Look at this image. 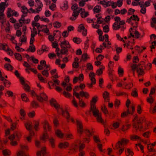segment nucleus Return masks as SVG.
Here are the masks:
<instances>
[{"label": "nucleus", "mask_w": 156, "mask_h": 156, "mask_svg": "<svg viewBox=\"0 0 156 156\" xmlns=\"http://www.w3.org/2000/svg\"><path fill=\"white\" fill-rule=\"evenodd\" d=\"M51 105L54 107L57 110L58 112L61 114L63 116L65 117L68 122L71 121L74 122V121L73 118L70 115L68 112L70 108L67 106H60L58 104L56 100L53 99H51L50 101Z\"/></svg>", "instance_id": "f257e3e1"}, {"label": "nucleus", "mask_w": 156, "mask_h": 156, "mask_svg": "<svg viewBox=\"0 0 156 156\" xmlns=\"http://www.w3.org/2000/svg\"><path fill=\"white\" fill-rule=\"evenodd\" d=\"M98 97L97 95L93 97L90 101V112L93 114L98 122L104 124V122L101 117V113L96 107L95 105L98 101Z\"/></svg>", "instance_id": "f03ea898"}, {"label": "nucleus", "mask_w": 156, "mask_h": 156, "mask_svg": "<svg viewBox=\"0 0 156 156\" xmlns=\"http://www.w3.org/2000/svg\"><path fill=\"white\" fill-rule=\"evenodd\" d=\"M40 65H38L37 68L39 70L44 69L42 72V75L46 77H48L49 74L48 71L50 70V68L49 65H47L46 62L44 60H42L40 62Z\"/></svg>", "instance_id": "7ed1b4c3"}, {"label": "nucleus", "mask_w": 156, "mask_h": 156, "mask_svg": "<svg viewBox=\"0 0 156 156\" xmlns=\"http://www.w3.org/2000/svg\"><path fill=\"white\" fill-rule=\"evenodd\" d=\"M17 156H29V148L26 145L21 146L20 149L16 153Z\"/></svg>", "instance_id": "20e7f679"}, {"label": "nucleus", "mask_w": 156, "mask_h": 156, "mask_svg": "<svg viewBox=\"0 0 156 156\" xmlns=\"http://www.w3.org/2000/svg\"><path fill=\"white\" fill-rule=\"evenodd\" d=\"M79 13H80L82 18H85L87 16L89 15L88 12H85L84 9L80 8L79 9V11H74L73 12L72 16L70 18V19L72 20H75L77 17Z\"/></svg>", "instance_id": "39448f33"}, {"label": "nucleus", "mask_w": 156, "mask_h": 156, "mask_svg": "<svg viewBox=\"0 0 156 156\" xmlns=\"http://www.w3.org/2000/svg\"><path fill=\"white\" fill-rule=\"evenodd\" d=\"M144 120V118L138 119L137 116H136L133 119V127L136 130L139 129L140 131L142 130V126L141 123Z\"/></svg>", "instance_id": "423d86ee"}, {"label": "nucleus", "mask_w": 156, "mask_h": 156, "mask_svg": "<svg viewBox=\"0 0 156 156\" xmlns=\"http://www.w3.org/2000/svg\"><path fill=\"white\" fill-rule=\"evenodd\" d=\"M20 133L16 132L8 136V138L11 141V144L12 146H15L17 144V141L20 139Z\"/></svg>", "instance_id": "0eeeda50"}, {"label": "nucleus", "mask_w": 156, "mask_h": 156, "mask_svg": "<svg viewBox=\"0 0 156 156\" xmlns=\"http://www.w3.org/2000/svg\"><path fill=\"white\" fill-rule=\"evenodd\" d=\"M144 62L143 61L141 63L137 65L136 64H133L131 66L132 69L134 71L136 70V72L139 76L142 75L144 74V69L143 67V64Z\"/></svg>", "instance_id": "6e6552de"}, {"label": "nucleus", "mask_w": 156, "mask_h": 156, "mask_svg": "<svg viewBox=\"0 0 156 156\" xmlns=\"http://www.w3.org/2000/svg\"><path fill=\"white\" fill-rule=\"evenodd\" d=\"M30 92L31 93V95L32 96H36L37 100L39 101L43 102L47 100L48 97L44 93H41L39 96H36V94L34 91L30 90Z\"/></svg>", "instance_id": "1a4fd4ad"}, {"label": "nucleus", "mask_w": 156, "mask_h": 156, "mask_svg": "<svg viewBox=\"0 0 156 156\" xmlns=\"http://www.w3.org/2000/svg\"><path fill=\"white\" fill-rule=\"evenodd\" d=\"M35 0L37 3L38 7L35 9H33L32 8H30V13H38L42 10L43 5L42 3L40 1V0Z\"/></svg>", "instance_id": "9d476101"}, {"label": "nucleus", "mask_w": 156, "mask_h": 156, "mask_svg": "<svg viewBox=\"0 0 156 156\" xmlns=\"http://www.w3.org/2000/svg\"><path fill=\"white\" fill-rule=\"evenodd\" d=\"M25 15H23L21 19L19 20V23H16L14 25V27L16 29L18 28L19 27L22 26L23 23H28L29 20H25L24 17H25Z\"/></svg>", "instance_id": "9b49d317"}, {"label": "nucleus", "mask_w": 156, "mask_h": 156, "mask_svg": "<svg viewBox=\"0 0 156 156\" xmlns=\"http://www.w3.org/2000/svg\"><path fill=\"white\" fill-rule=\"evenodd\" d=\"M135 28L134 27H131L129 30L130 35L129 36V37H135L137 38L139 37L140 34L139 32L136 30Z\"/></svg>", "instance_id": "f8f14e48"}, {"label": "nucleus", "mask_w": 156, "mask_h": 156, "mask_svg": "<svg viewBox=\"0 0 156 156\" xmlns=\"http://www.w3.org/2000/svg\"><path fill=\"white\" fill-rule=\"evenodd\" d=\"M129 140L125 138L121 139L120 141H119L117 143L115 146V148L118 149L120 148H121L123 146L127 144L129 142Z\"/></svg>", "instance_id": "ddd939ff"}, {"label": "nucleus", "mask_w": 156, "mask_h": 156, "mask_svg": "<svg viewBox=\"0 0 156 156\" xmlns=\"http://www.w3.org/2000/svg\"><path fill=\"white\" fill-rule=\"evenodd\" d=\"M32 26L33 28L36 27L38 30L40 29L42 32H44V30H45L46 29V28L43 26H47L46 25H41L39 23L35 22H32Z\"/></svg>", "instance_id": "4468645a"}, {"label": "nucleus", "mask_w": 156, "mask_h": 156, "mask_svg": "<svg viewBox=\"0 0 156 156\" xmlns=\"http://www.w3.org/2000/svg\"><path fill=\"white\" fill-rule=\"evenodd\" d=\"M76 124L77 126V131L80 135L83 132V129L82 124L81 121L79 120H77Z\"/></svg>", "instance_id": "2eb2a0df"}, {"label": "nucleus", "mask_w": 156, "mask_h": 156, "mask_svg": "<svg viewBox=\"0 0 156 156\" xmlns=\"http://www.w3.org/2000/svg\"><path fill=\"white\" fill-rule=\"evenodd\" d=\"M19 78L21 83L23 86L24 89L27 91H28L29 87L27 83V81H25L23 78L22 76Z\"/></svg>", "instance_id": "dca6fc26"}, {"label": "nucleus", "mask_w": 156, "mask_h": 156, "mask_svg": "<svg viewBox=\"0 0 156 156\" xmlns=\"http://www.w3.org/2000/svg\"><path fill=\"white\" fill-rule=\"evenodd\" d=\"M31 38L30 40V45L33 44V43L34 41V37L37 35V31L35 28H33L31 31Z\"/></svg>", "instance_id": "f3484780"}, {"label": "nucleus", "mask_w": 156, "mask_h": 156, "mask_svg": "<svg viewBox=\"0 0 156 156\" xmlns=\"http://www.w3.org/2000/svg\"><path fill=\"white\" fill-rule=\"evenodd\" d=\"M44 126L43 128L44 132L47 133V131H50L51 130V127L49 124L48 122L45 121L43 122Z\"/></svg>", "instance_id": "a211bd4d"}, {"label": "nucleus", "mask_w": 156, "mask_h": 156, "mask_svg": "<svg viewBox=\"0 0 156 156\" xmlns=\"http://www.w3.org/2000/svg\"><path fill=\"white\" fill-rule=\"evenodd\" d=\"M77 147L78 145L77 144L76 142L72 144L71 146L70 151L69 152V153L73 154L75 153L76 151Z\"/></svg>", "instance_id": "6ab92c4d"}, {"label": "nucleus", "mask_w": 156, "mask_h": 156, "mask_svg": "<svg viewBox=\"0 0 156 156\" xmlns=\"http://www.w3.org/2000/svg\"><path fill=\"white\" fill-rule=\"evenodd\" d=\"M78 31L79 32H82V34L83 36H86L87 35V30L85 29L83 24H81L79 25Z\"/></svg>", "instance_id": "aec40b11"}, {"label": "nucleus", "mask_w": 156, "mask_h": 156, "mask_svg": "<svg viewBox=\"0 0 156 156\" xmlns=\"http://www.w3.org/2000/svg\"><path fill=\"white\" fill-rule=\"evenodd\" d=\"M46 154V148L45 147H43L41 150L38 151L37 153V156H45Z\"/></svg>", "instance_id": "412c9836"}, {"label": "nucleus", "mask_w": 156, "mask_h": 156, "mask_svg": "<svg viewBox=\"0 0 156 156\" xmlns=\"http://www.w3.org/2000/svg\"><path fill=\"white\" fill-rule=\"evenodd\" d=\"M74 96H75L79 99V104L80 107H83L86 105L84 103V102L80 98L78 93H74Z\"/></svg>", "instance_id": "4be33fe9"}, {"label": "nucleus", "mask_w": 156, "mask_h": 156, "mask_svg": "<svg viewBox=\"0 0 156 156\" xmlns=\"http://www.w3.org/2000/svg\"><path fill=\"white\" fill-rule=\"evenodd\" d=\"M60 45L61 48H69L70 47L69 42L66 40L62 42L60 44Z\"/></svg>", "instance_id": "5701e85b"}, {"label": "nucleus", "mask_w": 156, "mask_h": 156, "mask_svg": "<svg viewBox=\"0 0 156 156\" xmlns=\"http://www.w3.org/2000/svg\"><path fill=\"white\" fill-rule=\"evenodd\" d=\"M54 83H53L52 82H49L48 83V84L49 86V88L50 89H51V85H52L53 86H55V87L57 86V85H59V81L57 80H53Z\"/></svg>", "instance_id": "b1692460"}, {"label": "nucleus", "mask_w": 156, "mask_h": 156, "mask_svg": "<svg viewBox=\"0 0 156 156\" xmlns=\"http://www.w3.org/2000/svg\"><path fill=\"white\" fill-rule=\"evenodd\" d=\"M69 145V143L65 142L63 143H60L58 145V147L61 149H64L67 147Z\"/></svg>", "instance_id": "393cba45"}, {"label": "nucleus", "mask_w": 156, "mask_h": 156, "mask_svg": "<svg viewBox=\"0 0 156 156\" xmlns=\"http://www.w3.org/2000/svg\"><path fill=\"white\" fill-rule=\"evenodd\" d=\"M95 74L93 72H90L89 74V76L91 82H92L93 83H95L96 80L95 78Z\"/></svg>", "instance_id": "a878e982"}, {"label": "nucleus", "mask_w": 156, "mask_h": 156, "mask_svg": "<svg viewBox=\"0 0 156 156\" xmlns=\"http://www.w3.org/2000/svg\"><path fill=\"white\" fill-rule=\"evenodd\" d=\"M49 138V136L47 133H43L41 137V140L43 142H44L46 141Z\"/></svg>", "instance_id": "bb28decb"}, {"label": "nucleus", "mask_w": 156, "mask_h": 156, "mask_svg": "<svg viewBox=\"0 0 156 156\" xmlns=\"http://www.w3.org/2000/svg\"><path fill=\"white\" fill-rule=\"evenodd\" d=\"M89 59H90L89 56L87 53H85L83 54L82 55L81 61L85 62Z\"/></svg>", "instance_id": "cd10ccee"}, {"label": "nucleus", "mask_w": 156, "mask_h": 156, "mask_svg": "<svg viewBox=\"0 0 156 156\" xmlns=\"http://www.w3.org/2000/svg\"><path fill=\"white\" fill-rule=\"evenodd\" d=\"M96 17L97 18L96 20L98 23H101L104 22V19L101 17L100 15L98 14L96 15Z\"/></svg>", "instance_id": "c85d7f7f"}, {"label": "nucleus", "mask_w": 156, "mask_h": 156, "mask_svg": "<svg viewBox=\"0 0 156 156\" xmlns=\"http://www.w3.org/2000/svg\"><path fill=\"white\" fill-rule=\"evenodd\" d=\"M56 135L59 138H62L64 136L63 134L59 129H57L55 131Z\"/></svg>", "instance_id": "c756f323"}, {"label": "nucleus", "mask_w": 156, "mask_h": 156, "mask_svg": "<svg viewBox=\"0 0 156 156\" xmlns=\"http://www.w3.org/2000/svg\"><path fill=\"white\" fill-rule=\"evenodd\" d=\"M37 77L39 80L43 83L47 82L46 79L44 78L40 73H38L37 74Z\"/></svg>", "instance_id": "7c9ffc66"}, {"label": "nucleus", "mask_w": 156, "mask_h": 156, "mask_svg": "<svg viewBox=\"0 0 156 156\" xmlns=\"http://www.w3.org/2000/svg\"><path fill=\"white\" fill-rule=\"evenodd\" d=\"M105 69V67L102 66L99 69L97 70L96 71V74L98 76L101 75L103 73V70Z\"/></svg>", "instance_id": "2f4dec72"}, {"label": "nucleus", "mask_w": 156, "mask_h": 156, "mask_svg": "<svg viewBox=\"0 0 156 156\" xmlns=\"http://www.w3.org/2000/svg\"><path fill=\"white\" fill-rule=\"evenodd\" d=\"M103 96L105 101H108L109 96V93L107 91H105L103 93Z\"/></svg>", "instance_id": "473e14b6"}, {"label": "nucleus", "mask_w": 156, "mask_h": 156, "mask_svg": "<svg viewBox=\"0 0 156 156\" xmlns=\"http://www.w3.org/2000/svg\"><path fill=\"white\" fill-rule=\"evenodd\" d=\"M126 154L128 156H133V153L132 151L130 149L127 148L125 150Z\"/></svg>", "instance_id": "72a5a7b5"}, {"label": "nucleus", "mask_w": 156, "mask_h": 156, "mask_svg": "<svg viewBox=\"0 0 156 156\" xmlns=\"http://www.w3.org/2000/svg\"><path fill=\"white\" fill-rule=\"evenodd\" d=\"M68 2L67 1H64L61 5L62 9L63 10H66L68 8Z\"/></svg>", "instance_id": "f704fd0d"}, {"label": "nucleus", "mask_w": 156, "mask_h": 156, "mask_svg": "<svg viewBox=\"0 0 156 156\" xmlns=\"http://www.w3.org/2000/svg\"><path fill=\"white\" fill-rule=\"evenodd\" d=\"M124 84L125 85L124 88L126 89H130L133 86V84L131 82L128 83H124Z\"/></svg>", "instance_id": "c9c22d12"}, {"label": "nucleus", "mask_w": 156, "mask_h": 156, "mask_svg": "<svg viewBox=\"0 0 156 156\" xmlns=\"http://www.w3.org/2000/svg\"><path fill=\"white\" fill-rule=\"evenodd\" d=\"M130 139L132 140H136L140 139V137L136 135H132L130 136Z\"/></svg>", "instance_id": "e433bc0d"}, {"label": "nucleus", "mask_w": 156, "mask_h": 156, "mask_svg": "<svg viewBox=\"0 0 156 156\" xmlns=\"http://www.w3.org/2000/svg\"><path fill=\"white\" fill-rule=\"evenodd\" d=\"M84 132L88 137H90L92 136L93 133L92 130H89L87 129H85Z\"/></svg>", "instance_id": "4c0bfd02"}, {"label": "nucleus", "mask_w": 156, "mask_h": 156, "mask_svg": "<svg viewBox=\"0 0 156 156\" xmlns=\"http://www.w3.org/2000/svg\"><path fill=\"white\" fill-rule=\"evenodd\" d=\"M121 26L119 23L115 22L113 25V28L114 30H116L119 29Z\"/></svg>", "instance_id": "58836bf2"}, {"label": "nucleus", "mask_w": 156, "mask_h": 156, "mask_svg": "<svg viewBox=\"0 0 156 156\" xmlns=\"http://www.w3.org/2000/svg\"><path fill=\"white\" fill-rule=\"evenodd\" d=\"M8 49V46L5 44L0 43V50L6 51Z\"/></svg>", "instance_id": "ea45409f"}, {"label": "nucleus", "mask_w": 156, "mask_h": 156, "mask_svg": "<svg viewBox=\"0 0 156 156\" xmlns=\"http://www.w3.org/2000/svg\"><path fill=\"white\" fill-rule=\"evenodd\" d=\"M21 10L22 12L23 13V15H25V16H26V14L28 12V10L25 6H22L21 8Z\"/></svg>", "instance_id": "a19ab883"}, {"label": "nucleus", "mask_w": 156, "mask_h": 156, "mask_svg": "<svg viewBox=\"0 0 156 156\" xmlns=\"http://www.w3.org/2000/svg\"><path fill=\"white\" fill-rule=\"evenodd\" d=\"M3 154L5 156H9L11 154V152L8 149H5L3 151Z\"/></svg>", "instance_id": "79ce46f5"}, {"label": "nucleus", "mask_w": 156, "mask_h": 156, "mask_svg": "<svg viewBox=\"0 0 156 156\" xmlns=\"http://www.w3.org/2000/svg\"><path fill=\"white\" fill-rule=\"evenodd\" d=\"M131 112H130V110L128 109L126 112H124L122 113L121 115L122 118H124L128 114H130Z\"/></svg>", "instance_id": "37998d69"}, {"label": "nucleus", "mask_w": 156, "mask_h": 156, "mask_svg": "<svg viewBox=\"0 0 156 156\" xmlns=\"http://www.w3.org/2000/svg\"><path fill=\"white\" fill-rule=\"evenodd\" d=\"M6 3L5 2H1L0 4V12L3 13L5 9V5Z\"/></svg>", "instance_id": "c03bdc74"}, {"label": "nucleus", "mask_w": 156, "mask_h": 156, "mask_svg": "<svg viewBox=\"0 0 156 156\" xmlns=\"http://www.w3.org/2000/svg\"><path fill=\"white\" fill-rule=\"evenodd\" d=\"M130 126L131 125L130 124L123 125L122 128V130L123 132H125L129 129Z\"/></svg>", "instance_id": "a18cd8bd"}, {"label": "nucleus", "mask_w": 156, "mask_h": 156, "mask_svg": "<svg viewBox=\"0 0 156 156\" xmlns=\"http://www.w3.org/2000/svg\"><path fill=\"white\" fill-rule=\"evenodd\" d=\"M72 9L73 10V12L74 11H79V9H80L78 6L76 4H74L71 7Z\"/></svg>", "instance_id": "49530a36"}, {"label": "nucleus", "mask_w": 156, "mask_h": 156, "mask_svg": "<svg viewBox=\"0 0 156 156\" xmlns=\"http://www.w3.org/2000/svg\"><path fill=\"white\" fill-rule=\"evenodd\" d=\"M22 45V43H19L17 44H16L15 46V48L16 50L19 52H22L24 51V50L22 48H20L19 47V46H21Z\"/></svg>", "instance_id": "de8ad7c7"}, {"label": "nucleus", "mask_w": 156, "mask_h": 156, "mask_svg": "<svg viewBox=\"0 0 156 156\" xmlns=\"http://www.w3.org/2000/svg\"><path fill=\"white\" fill-rule=\"evenodd\" d=\"M147 148L149 152H155V150L154 149L153 147L150 144L147 145Z\"/></svg>", "instance_id": "09e8293b"}, {"label": "nucleus", "mask_w": 156, "mask_h": 156, "mask_svg": "<svg viewBox=\"0 0 156 156\" xmlns=\"http://www.w3.org/2000/svg\"><path fill=\"white\" fill-rule=\"evenodd\" d=\"M5 68L8 70L11 71L13 69V67L9 64H6L5 65Z\"/></svg>", "instance_id": "8fccbe9b"}, {"label": "nucleus", "mask_w": 156, "mask_h": 156, "mask_svg": "<svg viewBox=\"0 0 156 156\" xmlns=\"http://www.w3.org/2000/svg\"><path fill=\"white\" fill-rule=\"evenodd\" d=\"M101 7L100 6L97 5L95 6L93 9V11L94 12L99 13L101 11Z\"/></svg>", "instance_id": "3c124183"}, {"label": "nucleus", "mask_w": 156, "mask_h": 156, "mask_svg": "<svg viewBox=\"0 0 156 156\" xmlns=\"http://www.w3.org/2000/svg\"><path fill=\"white\" fill-rule=\"evenodd\" d=\"M31 106L34 108H37L39 106V105L38 103L34 101L31 102Z\"/></svg>", "instance_id": "603ef678"}, {"label": "nucleus", "mask_w": 156, "mask_h": 156, "mask_svg": "<svg viewBox=\"0 0 156 156\" xmlns=\"http://www.w3.org/2000/svg\"><path fill=\"white\" fill-rule=\"evenodd\" d=\"M23 65L26 68L25 69V70L26 72L28 73H29V65L28 63L27 62H24L23 64Z\"/></svg>", "instance_id": "864d4df0"}, {"label": "nucleus", "mask_w": 156, "mask_h": 156, "mask_svg": "<svg viewBox=\"0 0 156 156\" xmlns=\"http://www.w3.org/2000/svg\"><path fill=\"white\" fill-rule=\"evenodd\" d=\"M14 11V10H12L10 8H8V12H7V16L9 17H11L12 16V14L13 13Z\"/></svg>", "instance_id": "5fc2aeb1"}, {"label": "nucleus", "mask_w": 156, "mask_h": 156, "mask_svg": "<svg viewBox=\"0 0 156 156\" xmlns=\"http://www.w3.org/2000/svg\"><path fill=\"white\" fill-rule=\"evenodd\" d=\"M8 140L7 139L3 140V142L0 138V149H2L3 147V144H5L7 143Z\"/></svg>", "instance_id": "6e6d98bb"}, {"label": "nucleus", "mask_w": 156, "mask_h": 156, "mask_svg": "<svg viewBox=\"0 0 156 156\" xmlns=\"http://www.w3.org/2000/svg\"><path fill=\"white\" fill-rule=\"evenodd\" d=\"M131 94L132 96L135 98L138 96V94L136 88H134V90L132 92Z\"/></svg>", "instance_id": "4d7b16f0"}, {"label": "nucleus", "mask_w": 156, "mask_h": 156, "mask_svg": "<svg viewBox=\"0 0 156 156\" xmlns=\"http://www.w3.org/2000/svg\"><path fill=\"white\" fill-rule=\"evenodd\" d=\"M118 73L120 76H122L123 74V70L119 66L118 69Z\"/></svg>", "instance_id": "13d9d810"}, {"label": "nucleus", "mask_w": 156, "mask_h": 156, "mask_svg": "<svg viewBox=\"0 0 156 156\" xmlns=\"http://www.w3.org/2000/svg\"><path fill=\"white\" fill-rule=\"evenodd\" d=\"M95 20H95V22H94L92 24V27L94 28L98 29H99L100 27L99 25L100 23H98L97 22V21H96V22Z\"/></svg>", "instance_id": "bf43d9fd"}, {"label": "nucleus", "mask_w": 156, "mask_h": 156, "mask_svg": "<svg viewBox=\"0 0 156 156\" xmlns=\"http://www.w3.org/2000/svg\"><path fill=\"white\" fill-rule=\"evenodd\" d=\"M147 101L151 104L153 102L154 99L152 96H149V97L147 98Z\"/></svg>", "instance_id": "052dcab7"}, {"label": "nucleus", "mask_w": 156, "mask_h": 156, "mask_svg": "<svg viewBox=\"0 0 156 156\" xmlns=\"http://www.w3.org/2000/svg\"><path fill=\"white\" fill-rule=\"evenodd\" d=\"M3 83L5 87H10L11 83L9 81L6 79L5 80Z\"/></svg>", "instance_id": "680f3d73"}, {"label": "nucleus", "mask_w": 156, "mask_h": 156, "mask_svg": "<svg viewBox=\"0 0 156 156\" xmlns=\"http://www.w3.org/2000/svg\"><path fill=\"white\" fill-rule=\"evenodd\" d=\"M73 41L77 44H79L80 43L81 41V39L77 37H75L73 39Z\"/></svg>", "instance_id": "e2e57ef3"}, {"label": "nucleus", "mask_w": 156, "mask_h": 156, "mask_svg": "<svg viewBox=\"0 0 156 156\" xmlns=\"http://www.w3.org/2000/svg\"><path fill=\"white\" fill-rule=\"evenodd\" d=\"M152 65L150 63H148L147 66H145L144 63L143 64V67L144 69H146L147 70H149L151 67Z\"/></svg>", "instance_id": "0e129e2a"}, {"label": "nucleus", "mask_w": 156, "mask_h": 156, "mask_svg": "<svg viewBox=\"0 0 156 156\" xmlns=\"http://www.w3.org/2000/svg\"><path fill=\"white\" fill-rule=\"evenodd\" d=\"M151 26L152 27H155L156 30V18H154L152 19V21L151 22Z\"/></svg>", "instance_id": "69168bd1"}, {"label": "nucleus", "mask_w": 156, "mask_h": 156, "mask_svg": "<svg viewBox=\"0 0 156 156\" xmlns=\"http://www.w3.org/2000/svg\"><path fill=\"white\" fill-rule=\"evenodd\" d=\"M21 98L23 101L27 102L28 101V98L27 97L26 94H23L21 95Z\"/></svg>", "instance_id": "338daca9"}, {"label": "nucleus", "mask_w": 156, "mask_h": 156, "mask_svg": "<svg viewBox=\"0 0 156 156\" xmlns=\"http://www.w3.org/2000/svg\"><path fill=\"white\" fill-rule=\"evenodd\" d=\"M53 25L55 27L58 28L61 27L62 24L61 23L59 22H56L53 23Z\"/></svg>", "instance_id": "774afa93"}]
</instances>
